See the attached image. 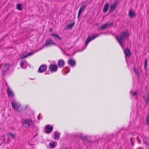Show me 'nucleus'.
Listing matches in <instances>:
<instances>
[{"label":"nucleus","mask_w":149,"mask_h":149,"mask_svg":"<svg viewBox=\"0 0 149 149\" xmlns=\"http://www.w3.org/2000/svg\"><path fill=\"white\" fill-rule=\"evenodd\" d=\"M47 67L44 65L40 66L38 70L40 72H43L47 69Z\"/></svg>","instance_id":"4468645a"},{"label":"nucleus","mask_w":149,"mask_h":149,"mask_svg":"<svg viewBox=\"0 0 149 149\" xmlns=\"http://www.w3.org/2000/svg\"><path fill=\"white\" fill-rule=\"evenodd\" d=\"M17 9L18 10H22L23 8V7L22 4L19 3H18L17 5Z\"/></svg>","instance_id":"aec40b11"},{"label":"nucleus","mask_w":149,"mask_h":149,"mask_svg":"<svg viewBox=\"0 0 149 149\" xmlns=\"http://www.w3.org/2000/svg\"><path fill=\"white\" fill-rule=\"evenodd\" d=\"M109 6V4L107 3H106L104 5V7L103 9V11L104 13H106L108 8Z\"/></svg>","instance_id":"f3484780"},{"label":"nucleus","mask_w":149,"mask_h":149,"mask_svg":"<svg viewBox=\"0 0 149 149\" xmlns=\"http://www.w3.org/2000/svg\"><path fill=\"white\" fill-rule=\"evenodd\" d=\"M50 35L53 36L54 38L56 40H57L58 39L59 40H61L62 39L58 35L55 34H51Z\"/></svg>","instance_id":"dca6fc26"},{"label":"nucleus","mask_w":149,"mask_h":149,"mask_svg":"<svg viewBox=\"0 0 149 149\" xmlns=\"http://www.w3.org/2000/svg\"><path fill=\"white\" fill-rule=\"evenodd\" d=\"M129 35L128 31H124L119 36H116V38L119 42L120 45L122 48L124 49V46L123 43L124 41V38H127Z\"/></svg>","instance_id":"f257e3e1"},{"label":"nucleus","mask_w":149,"mask_h":149,"mask_svg":"<svg viewBox=\"0 0 149 149\" xmlns=\"http://www.w3.org/2000/svg\"><path fill=\"white\" fill-rule=\"evenodd\" d=\"M133 139V138L131 137L130 138V141L132 143V145L133 146L134 145V144L133 143V142L132 141V139Z\"/></svg>","instance_id":"473e14b6"},{"label":"nucleus","mask_w":149,"mask_h":149,"mask_svg":"<svg viewBox=\"0 0 149 149\" xmlns=\"http://www.w3.org/2000/svg\"><path fill=\"white\" fill-rule=\"evenodd\" d=\"M86 6V5H84L81 6L78 12L81 13L82 11L84 9V8Z\"/></svg>","instance_id":"b1692460"},{"label":"nucleus","mask_w":149,"mask_h":149,"mask_svg":"<svg viewBox=\"0 0 149 149\" xmlns=\"http://www.w3.org/2000/svg\"><path fill=\"white\" fill-rule=\"evenodd\" d=\"M145 102H146V104H148L149 101V91L148 92V97H147L146 96V97L145 98Z\"/></svg>","instance_id":"393cba45"},{"label":"nucleus","mask_w":149,"mask_h":149,"mask_svg":"<svg viewBox=\"0 0 149 149\" xmlns=\"http://www.w3.org/2000/svg\"><path fill=\"white\" fill-rule=\"evenodd\" d=\"M99 36V35H97L96 36H94V35H93V36H89L87 38L86 41H85V45L86 46H87L88 43L90 42L91 40H92L94 39L96 37L98 36Z\"/></svg>","instance_id":"39448f33"},{"label":"nucleus","mask_w":149,"mask_h":149,"mask_svg":"<svg viewBox=\"0 0 149 149\" xmlns=\"http://www.w3.org/2000/svg\"><path fill=\"white\" fill-rule=\"evenodd\" d=\"M78 136L81 138L83 141H86L88 143L92 142L91 140L88 139V137H87L86 136L84 135L82 133H80Z\"/></svg>","instance_id":"423d86ee"},{"label":"nucleus","mask_w":149,"mask_h":149,"mask_svg":"<svg viewBox=\"0 0 149 149\" xmlns=\"http://www.w3.org/2000/svg\"><path fill=\"white\" fill-rule=\"evenodd\" d=\"M147 66V62L146 59H145L144 67L145 69H146Z\"/></svg>","instance_id":"bb28decb"},{"label":"nucleus","mask_w":149,"mask_h":149,"mask_svg":"<svg viewBox=\"0 0 149 149\" xmlns=\"http://www.w3.org/2000/svg\"><path fill=\"white\" fill-rule=\"evenodd\" d=\"M113 24V23H111L110 24L109 23H107L104 24L101 27V29L102 30L104 29L107 28H109Z\"/></svg>","instance_id":"ddd939ff"},{"label":"nucleus","mask_w":149,"mask_h":149,"mask_svg":"<svg viewBox=\"0 0 149 149\" xmlns=\"http://www.w3.org/2000/svg\"><path fill=\"white\" fill-rule=\"evenodd\" d=\"M43 48V47H42V48H41V49H42V48Z\"/></svg>","instance_id":"79ce46f5"},{"label":"nucleus","mask_w":149,"mask_h":149,"mask_svg":"<svg viewBox=\"0 0 149 149\" xmlns=\"http://www.w3.org/2000/svg\"><path fill=\"white\" fill-rule=\"evenodd\" d=\"M21 67L22 68H23L24 67L23 65H20Z\"/></svg>","instance_id":"4c0bfd02"},{"label":"nucleus","mask_w":149,"mask_h":149,"mask_svg":"<svg viewBox=\"0 0 149 149\" xmlns=\"http://www.w3.org/2000/svg\"><path fill=\"white\" fill-rule=\"evenodd\" d=\"M143 97L144 98H145V97H145V96H143Z\"/></svg>","instance_id":"ea45409f"},{"label":"nucleus","mask_w":149,"mask_h":149,"mask_svg":"<svg viewBox=\"0 0 149 149\" xmlns=\"http://www.w3.org/2000/svg\"><path fill=\"white\" fill-rule=\"evenodd\" d=\"M124 53L125 55V56L130 57L131 56V52L129 48L127 47L125 50L124 51Z\"/></svg>","instance_id":"9b49d317"},{"label":"nucleus","mask_w":149,"mask_h":149,"mask_svg":"<svg viewBox=\"0 0 149 149\" xmlns=\"http://www.w3.org/2000/svg\"><path fill=\"white\" fill-rule=\"evenodd\" d=\"M28 56V55L27 54V55H26L25 56H24L22 57H21V59H23V58H25L27 57Z\"/></svg>","instance_id":"72a5a7b5"},{"label":"nucleus","mask_w":149,"mask_h":149,"mask_svg":"<svg viewBox=\"0 0 149 149\" xmlns=\"http://www.w3.org/2000/svg\"><path fill=\"white\" fill-rule=\"evenodd\" d=\"M74 24H75L74 22L71 24H69L68 25L67 27L68 28H70V29H71V28H72V26L74 25Z\"/></svg>","instance_id":"a878e982"},{"label":"nucleus","mask_w":149,"mask_h":149,"mask_svg":"<svg viewBox=\"0 0 149 149\" xmlns=\"http://www.w3.org/2000/svg\"><path fill=\"white\" fill-rule=\"evenodd\" d=\"M46 130L45 132L47 134H49L51 133L53 129V127L52 126H49V125H48L46 126Z\"/></svg>","instance_id":"1a4fd4ad"},{"label":"nucleus","mask_w":149,"mask_h":149,"mask_svg":"<svg viewBox=\"0 0 149 149\" xmlns=\"http://www.w3.org/2000/svg\"><path fill=\"white\" fill-rule=\"evenodd\" d=\"M53 31V29L52 28H51L49 29V31L52 32Z\"/></svg>","instance_id":"c9c22d12"},{"label":"nucleus","mask_w":149,"mask_h":149,"mask_svg":"<svg viewBox=\"0 0 149 149\" xmlns=\"http://www.w3.org/2000/svg\"><path fill=\"white\" fill-rule=\"evenodd\" d=\"M49 69L51 72H55L57 71L58 69L57 65L56 64H52L49 66Z\"/></svg>","instance_id":"0eeeda50"},{"label":"nucleus","mask_w":149,"mask_h":149,"mask_svg":"<svg viewBox=\"0 0 149 149\" xmlns=\"http://www.w3.org/2000/svg\"><path fill=\"white\" fill-rule=\"evenodd\" d=\"M64 61L63 60H60L58 61V65L60 67H61L64 64Z\"/></svg>","instance_id":"6ab92c4d"},{"label":"nucleus","mask_w":149,"mask_h":149,"mask_svg":"<svg viewBox=\"0 0 149 149\" xmlns=\"http://www.w3.org/2000/svg\"><path fill=\"white\" fill-rule=\"evenodd\" d=\"M128 14L130 18H132L136 16L135 12L134 11H132V9L130 10L129 11Z\"/></svg>","instance_id":"f8f14e48"},{"label":"nucleus","mask_w":149,"mask_h":149,"mask_svg":"<svg viewBox=\"0 0 149 149\" xmlns=\"http://www.w3.org/2000/svg\"><path fill=\"white\" fill-rule=\"evenodd\" d=\"M55 137L54 139L56 140H58L59 139V135H58V132H55L54 134Z\"/></svg>","instance_id":"4be33fe9"},{"label":"nucleus","mask_w":149,"mask_h":149,"mask_svg":"<svg viewBox=\"0 0 149 149\" xmlns=\"http://www.w3.org/2000/svg\"><path fill=\"white\" fill-rule=\"evenodd\" d=\"M118 4V0H115L113 3L111 4L110 6L111 9L109 11V14L111 13V12L115 10Z\"/></svg>","instance_id":"20e7f679"},{"label":"nucleus","mask_w":149,"mask_h":149,"mask_svg":"<svg viewBox=\"0 0 149 149\" xmlns=\"http://www.w3.org/2000/svg\"><path fill=\"white\" fill-rule=\"evenodd\" d=\"M7 135L10 138L12 139H14L15 136V134H13L12 133L9 132L8 133Z\"/></svg>","instance_id":"412c9836"},{"label":"nucleus","mask_w":149,"mask_h":149,"mask_svg":"<svg viewBox=\"0 0 149 149\" xmlns=\"http://www.w3.org/2000/svg\"><path fill=\"white\" fill-rule=\"evenodd\" d=\"M134 72H135L136 74L137 73H138V71L136 70V69L135 68H134Z\"/></svg>","instance_id":"2f4dec72"},{"label":"nucleus","mask_w":149,"mask_h":149,"mask_svg":"<svg viewBox=\"0 0 149 149\" xmlns=\"http://www.w3.org/2000/svg\"><path fill=\"white\" fill-rule=\"evenodd\" d=\"M80 14H81V13H80L79 12L78 13V16H77V18H79V17L80 16Z\"/></svg>","instance_id":"f704fd0d"},{"label":"nucleus","mask_w":149,"mask_h":149,"mask_svg":"<svg viewBox=\"0 0 149 149\" xmlns=\"http://www.w3.org/2000/svg\"><path fill=\"white\" fill-rule=\"evenodd\" d=\"M50 44H52L53 45H56V43L55 42L52 41V40L50 38H49L47 40L43 47H45V46H48Z\"/></svg>","instance_id":"6e6552de"},{"label":"nucleus","mask_w":149,"mask_h":149,"mask_svg":"<svg viewBox=\"0 0 149 149\" xmlns=\"http://www.w3.org/2000/svg\"><path fill=\"white\" fill-rule=\"evenodd\" d=\"M11 104L12 108L13 109L19 112H20L21 111V110L19 109L20 107V104L16 102L15 100H13Z\"/></svg>","instance_id":"f03ea898"},{"label":"nucleus","mask_w":149,"mask_h":149,"mask_svg":"<svg viewBox=\"0 0 149 149\" xmlns=\"http://www.w3.org/2000/svg\"><path fill=\"white\" fill-rule=\"evenodd\" d=\"M33 124V121L31 120L28 119H24L23 122V126L25 127H29Z\"/></svg>","instance_id":"7ed1b4c3"},{"label":"nucleus","mask_w":149,"mask_h":149,"mask_svg":"<svg viewBox=\"0 0 149 149\" xmlns=\"http://www.w3.org/2000/svg\"><path fill=\"white\" fill-rule=\"evenodd\" d=\"M60 48L61 49V50H62V51H63V52H65L61 48Z\"/></svg>","instance_id":"58836bf2"},{"label":"nucleus","mask_w":149,"mask_h":149,"mask_svg":"<svg viewBox=\"0 0 149 149\" xmlns=\"http://www.w3.org/2000/svg\"><path fill=\"white\" fill-rule=\"evenodd\" d=\"M55 141H53L52 143H50L49 144V145L51 146V148H55Z\"/></svg>","instance_id":"5701e85b"},{"label":"nucleus","mask_w":149,"mask_h":149,"mask_svg":"<svg viewBox=\"0 0 149 149\" xmlns=\"http://www.w3.org/2000/svg\"><path fill=\"white\" fill-rule=\"evenodd\" d=\"M147 123L148 125L149 124V114L148 116L146 118Z\"/></svg>","instance_id":"cd10ccee"},{"label":"nucleus","mask_w":149,"mask_h":149,"mask_svg":"<svg viewBox=\"0 0 149 149\" xmlns=\"http://www.w3.org/2000/svg\"><path fill=\"white\" fill-rule=\"evenodd\" d=\"M1 66H2V65H0V69H1Z\"/></svg>","instance_id":"a19ab883"},{"label":"nucleus","mask_w":149,"mask_h":149,"mask_svg":"<svg viewBox=\"0 0 149 149\" xmlns=\"http://www.w3.org/2000/svg\"><path fill=\"white\" fill-rule=\"evenodd\" d=\"M34 54V53L33 52H29L27 55H28V56H31L32 55H33V54Z\"/></svg>","instance_id":"c85d7f7f"},{"label":"nucleus","mask_w":149,"mask_h":149,"mask_svg":"<svg viewBox=\"0 0 149 149\" xmlns=\"http://www.w3.org/2000/svg\"><path fill=\"white\" fill-rule=\"evenodd\" d=\"M68 63L72 67H73L75 65V62L72 59H70L68 61Z\"/></svg>","instance_id":"2eb2a0df"},{"label":"nucleus","mask_w":149,"mask_h":149,"mask_svg":"<svg viewBox=\"0 0 149 149\" xmlns=\"http://www.w3.org/2000/svg\"><path fill=\"white\" fill-rule=\"evenodd\" d=\"M7 91L9 96L13 97L14 96L13 93L10 88L7 89Z\"/></svg>","instance_id":"a211bd4d"},{"label":"nucleus","mask_w":149,"mask_h":149,"mask_svg":"<svg viewBox=\"0 0 149 149\" xmlns=\"http://www.w3.org/2000/svg\"><path fill=\"white\" fill-rule=\"evenodd\" d=\"M144 143L146 144V145H148V146H149L148 144V143H147V142H144Z\"/></svg>","instance_id":"e433bc0d"},{"label":"nucleus","mask_w":149,"mask_h":149,"mask_svg":"<svg viewBox=\"0 0 149 149\" xmlns=\"http://www.w3.org/2000/svg\"><path fill=\"white\" fill-rule=\"evenodd\" d=\"M10 65L8 64H6L4 66L3 69L2 74L4 75L6 71L8 70L10 68Z\"/></svg>","instance_id":"9d476101"},{"label":"nucleus","mask_w":149,"mask_h":149,"mask_svg":"<svg viewBox=\"0 0 149 149\" xmlns=\"http://www.w3.org/2000/svg\"><path fill=\"white\" fill-rule=\"evenodd\" d=\"M138 93L137 92H135L134 93H133L132 94V96H134L135 95H137Z\"/></svg>","instance_id":"7c9ffc66"},{"label":"nucleus","mask_w":149,"mask_h":149,"mask_svg":"<svg viewBox=\"0 0 149 149\" xmlns=\"http://www.w3.org/2000/svg\"><path fill=\"white\" fill-rule=\"evenodd\" d=\"M25 62V60H22L20 63V65H23Z\"/></svg>","instance_id":"c756f323"}]
</instances>
